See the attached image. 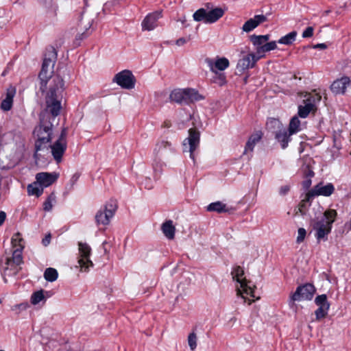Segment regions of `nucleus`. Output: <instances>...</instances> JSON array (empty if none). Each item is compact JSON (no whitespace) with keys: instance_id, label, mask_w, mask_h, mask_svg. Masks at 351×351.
<instances>
[{"instance_id":"f257e3e1","label":"nucleus","mask_w":351,"mask_h":351,"mask_svg":"<svg viewBox=\"0 0 351 351\" xmlns=\"http://www.w3.org/2000/svg\"><path fill=\"white\" fill-rule=\"evenodd\" d=\"M56 58V49L52 47L47 49L38 75L40 81V90L42 93L45 91L48 81H49V88L45 96L46 112L41 115L39 125L34 130V135L36 137L34 154V158L36 160L40 158V151L48 150V144L52 139L53 124L49 115L47 113L50 114L54 119L60 114L62 109L61 102L64 90V81L59 75L51 76Z\"/></svg>"},{"instance_id":"f03ea898","label":"nucleus","mask_w":351,"mask_h":351,"mask_svg":"<svg viewBox=\"0 0 351 351\" xmlns=\"http://www.w3.org/2000/svg\"><path fill=\"white\" fill-rule=\"evenodd\" d=\"M19 237L20 234L16 233L12 238V244L14 247H16V248L13 250L11 258H5V266H3V274L4 276L16 275L19 271L18 266L23 262V246L21 244L23 239Z\"/></svg>"},{"instance_id":"7ed1b4c3","label":"nucleus","mask_w":351,"mask_h":351,"mask_svg":"<svg viewBox=\"0 0 351 351\" xmlns=\"http://www.w3.org/2000/svg\"><path fill=\"white\" fill-rule=\"evenodd\" d=\"M337 215L335 210L328 209L324 212L320 219L314 221L313 227L316 231L315 237L318 241L328 239V234L331 232L332 224L335 221Z\"/></svg>"},{"instance_id":"20e7f679","label":"nucleus","mask_w":351,"mask_h":351,"mask_svg":"<svg viewBox=\"0 0 351 351\" xmlns=\"http://www.w3.org/2000/svg\"><path fill=\"white\" fill-rule=\"evenodd\" d=\"M210 3H206L205 8L198 9L193 15L195 21H203L205 23H214L225 14V10L221 8H213Z\"/></svg>"},{"instance_id":"39448f33","label":"nucleus","mask_w":351,"mask_h":351,"mask_svg":"<svg viewBox=\"0 0 351 351\" xmlns=\"http://www.w3.org/2000/svg\"><path fill=\"white\" fill-rule=\"evenodd\" d=\"M169 99L179 104L188 105L192 102L197 101L203 99L197 90L193 88H177L171 91Z\"/></svg>"},{"instance_id":"423d86ee","label":"nucleus","mask_w":351,"mask_h":351,"mask_svg":"<svg viewBox=\"0 0 351 351\" xmlns=\"http://www.w3.org/2000/svg\"><path fill=\"white\" fill-rule=\"evenodd\" d=\"M231 274L233 280H237L240 284V287L237 288V295L241 296L244 300V302H246L247 300L248 304H250L252 301L243 296V293H244L254 298V288L248 285L250 282L246 278H241L244 275L243 268L240 266H236L232 271Z\"/></svg>"},{"instance_id":"0eeeda50","label":"nucleus","mask_w":351,"mask_h":351,"mask_svg":"<svg viewBox=\"0 0 351 351\" xmlns=\"http://www.w3.org/2000/svg\"><path fill=\"white\" fill-rule=\"evenodd\" d=\"M315 292V287L310 283L298 286L295 291L292 293L289 300V305L291 308L295 306V301L311 300Z\"/></svg>"},{"instance_id":"6e6552de","label":"nucleus","mask_w":351,"mask_h":351,"mask_svg":"<svg viewBox=\"0 0 351 351\" xmlns=\"http://www.w3.org/2000/svg\"><path fill=\"white\" fill-rule=\"evenodd\" d=\"M306 98L303 100L304 105L298 106V115L301 118H306L310 112L314 113L317 110L316 104L322 99V96L319 93H308L305 96Z\"/></svg>"},{"instance_id":"1a4fd4ad","label":"nucleus","mask_w":351,"mask_h":351,"mask_svg":"<svg viewBox=\"0 0 351 351\" xmlns=\"http://www.w3.org/2000/svg\"><path fill=\"white\" fill-rule=\"evenodd\" d=\"M79 254L80 258L77 261L78 266L80 268L81 271L87 272L90 267H93V262L90 260V256L91 253L90 247L85 243L79 242Z\"/></svg>"},{"instance_id":"9d476101","label":"nucleus","mask_w":351,"mask_h":351,"mask_svg":"<svg viewBox=\"0 0 351 351\" xmlns=\"http://www.w3.org/2000/svg\"><path fill=\"white\" fill-rule=\"evenodd\" d=\"M200 134L196 128L189 130V136L183 142L184 152L190 153V158L195 160L194 152L199 144Z\"/></svg>"},{"instance_id":"9b49d317","label":"nucleus","mask_w":351,"mask_h":351,"mask_svg":"<svg viewBox=\"0 0 351 351\" xmlns=\"http://www.w3.org/2000/svg\"><path fill=\"white\" fill-rule=\"evenodd\" d=\"M114 81L123 88L131 89L134 87L136 80L130 71L123 70L116 74Z\"/></svg>"},{"instance_id":"f8f14e48","label":"nucleus","mask_w":351,"mask_h":351,"mask_svg":"<svg viewBox=\"0 0 351 351\" xmlns=\"http://www.w3.org/2000/svg\"><path fill=\"white\" fill-rule=\"evenodd\" d=\"M263 57V55H261L260 56H256L252 53L247 54L238 61L237 64V71L241 74L246 69H248L249 68H253L255 66L256 62Z\"/></svg>"},{"instance_id":"ddd939ff","label":"nucleus","mask_w":351,"mask_h":351,"mask_svg":"<svg viewBox=\"0 0 351 351\" xmlns=\"http://www.w3.org/2000/svg\"><path fill=\"white\" fill-rule=\"evenodd\" d=\"M205 61L213 73L221 72L226 69L230 64L229 60L224 57H217L215 60L206 58Z\"/></svg>"},{"instance_id":"4468645a","label":"nucleus","mask_w":351,"mask_h":351,"mask_svg":"<svg viewBox=\"0 0 351 351\" xmlns=\"http://www.w3.org/2000/svg\"><path fill=\"white\" fill-rule=\"evenodd\" d=\"M67 143L66 142H60L56 141L53 144H48V149H51V154L53 159L58 164L62 160V156L66 149Z\"/></svg>"},{"instance_id":"2eb2a0df","label":"nucleus","mask_w":351,"mask_h":351,"mask_svg":"<svg viewBox=\"0 0 351 351\" xmlns=\"http://www.w3.org/2000/svg\"><path fill=\"white\" fill-rule=\"evenodd\" d=\"M58 176L59 174L56 172H40L36 175V179L43 187H47L54 183Z\"/></svg>"},{"instance_id":"dca6fc26","label":"nucleus","mask_w":351,"mask_h":351,"mask_svg":"<svg viewBox=\"0 0 351 351\" xmlns=\"http://www.w3.org/2000/svg\"><path fill=\"white\" fill-rule=\"evenodd\" d=\"M350 84V79L348 77L344 76L335 80L330 86V90L335 95H343Z\"/></svg>"},{"instance_id":"f3484780","label":"nucleus","mask_w":351,"mask_h":351,"mask_svg":"<svg viewBox=\"0 0 351 351\" xmlns=\"http://www.w3.org/2000/svg\"><path fill=\"white\" fill-rule=\"evenodd\" d=\"M335 187L332 183H328L326 185H322L321 183L317 184L312 190L309 191V195L314 196H330L333 193Z\"/></svg>"},{"instance_id":"a211bd4d","label":"nucleus","mask_w":351,"mask_h":351,"mask_svg":"<svg viewBox=\"0 0 351 351\" xmlns=\"http://www.w3.org/2000/svg\"><path fill=\"white\" fill-rule=\"evenodd\" d=\"M161 17V12H156L148 14L142 22V27L145 30H152L157 27V21Z\"/></svg>"},{"instance_id":"6ab92c4d","label":"nucleus","mask_w":351,"mask_h":351,"mask_svg":"<svg viewBox=\"0 0 351 351\" xmlns=\"http://www.w3.org/2000/svg\"><path fill=\"white\" fill-rule=\"evenodd\" d=\"M292 135L289 134V132L286 128H281L275 132V138L280 144L282 149H285L288 147Z\"/></svg>"},{"instance_id":"aec40b11","label":"nucleus","mask_w":351,"mask_h":351,"mask_svg":"<svg viewBox=\"0 0 351 351\" xmlns=\"http://www.w3.org/2000/svg\"><path fill=\"white\" fill-rule=\"evenodd\" d=\"M15 95V89L8 88L6 93L5 98L1 101L0 108L3 111H8L12 107L13 97Z\"/></svg>"},{"instance_id":"412c9836","label":"nucleus","mask_w":351,"mask_h":351,"mask_svg":"<svg viewBox=\"0 0 351 351\" xmlns=\"http://www.w3.org/2000/svg\"><path fill=\"white\" fill-rule=\"evenodd\" d=\"M262 132L258 131L250 136L245 147L244 154L248 151H253L255 145L262 138Z\"/></svg>"},{"instance_id":"4be33fe9","label":"nucleus","mask_w":351,"mask_h":351,"mask_svg":"<svg viewBox=\"0 0 351 351\" xmlns=\"http://www.w3.org/2000/svg\"><path fill=\"white\" fill-rule=\"evenodd\" d=\"M161 229L163 234L167 239H174L176 228L173 225V221L171 220H168L163 223Z\"/></svg>"},{"instance_id":"5701e85b","label":"nucleus","mask_w":351,"mask_h":351,"mask_svg":"<svg viewBox=\"0 0 351 351\" xmlns=\"http://www.w3.org/2000/svg\"><path fill=\"white\" fill-rule=\"evenodd\" d=\"M112 216L108 215L103 209H100L95 215V221L97 225H108Z\"/></svg>"},{"instance_id":"b1692460","label":"nucleus","mask_w":351,"mask_h":351,"mask_svg":"<svg viewBox=\"0 0 351 351\" xmlns=\"http://www.w3.org/2000/svg\"><path fill=\"white\" fill-rule=\"evenodd\" d=\"M312 195H309V191L306 193V197L302 199L298 205V208L295 210V215L300 214L304 216L306 215L307 210V206L309 204L310 200L312 198Z\"/></svg>"},{"instance_id":"393cba45","label":"nucleus","mask_w":351,"mask_h":351,"mask_svg":"<svg viewBox=\"0 0 351 351\" xmlns=\"http://www.w3.org/2000/svg\"><path fill=\"white\" fill-rule=\"evenodd\" d=\"M27 193L30 195H36V197L40 196L43 193V187L38 182H36L27 186Z\"/></svg>"},{"instance_id":"a878e982","label":"nucleus","mask_w":351,"mask_h":351,"mask_svg":"<svg viewBox=\"0 0 351 351\" xmlns=\"http://www.w3.org/2000/svg\"><path fill=\"white\" fill-rule=\"evenodd\" d=\"M207 210L210 212H217L218 213H226L228 209L226 208V205L221 202H215L210 204L207 206Z\"/></svg>"},{"instance_id":"bb28decb","label":"nucleus","mask_w":351,"mask_h":351,"mask_svg":"<svg viewBox=\"0 0 351 351\" xmlns=\"http://www.w3.org/2000/svg\"><path fill=\"white\" fill-rule=\"evenodd\" d=\"M92 25V21L89 19H86L84 17L81 19L80 21V23L78 24V29L80 31L84 30L81 34H80L79 38L80 39H83L84 37L86 36V31L89 29Z\"/></svg>"},{"instance_id":"cd10ccee","label":"nucleus","mask_w":351,"mask_h":351,"mask_svg":"<svg viewBox=\"0 0 351 351\" xmlns=\"http://www.w3.org/2000/svg\"><path fill=\"white\" fill-rule=\"evenodd\" d=\"M250 41L254 45V46L255 47V50L256 51L258 56H260L261 55V48L265 45V43L261 39L260 36H256L255 34L250 36Z\"/></svg>"},{"instance_id":"c85d7f7f","label":"nucleus","mask_w":351,"mask_h":351,"mask_svg":"<svg viewBox=\"0 0 351 351\" xmlns=\"http://www.w3.org/2000/svg\"><path fill=\"white\" fill-rule=\"evenodd\" d=\"M300 121L298 117L294 116L293 118H291L289 122V128L287 130L289 132V134H294L300 131Z\"/></svg>"},{"instance_id":"c756f323","label":"nucleus","mask_w":351,"mask_h":351,"mask_svg":"<svg viewBox=\"0 0 351 351\" xmlns=\"http://www.w3.org/2000/svg\"><path fill=\"white\" fill-rule=\"evenodd\" d=\"M297 32L295 31H293L280 38L278 43L280 44L290 45L295 40Z\"/></svg>"},{"instance_id":"7c9ffc66","label":"nucleus","mask_w":351,"mask_h":351,"mask_svg":"<svg viewBox=\"0 0 351 351\" xmlns=\"http://www.w3.org/2000/svg\"><path fill=\"white\" fill-rule=\"evenodd\" d=\"M58 276L57 270L52 267L47 268L44 273V278L48 282H53L56 280Z\"/></svg>"},{"instance_id":"2f4dec72","label":"nucleus","mask_w":351,"mask_h":351,"mask_svg":"<svg viewBox=\"0 0 351 351\" xmlns=\"http://www.w3.org/2000/svg\"><path fill=\"white\" fill-rule=\"evenodd\" d=\"M117 209V202L115 199H110L104 206V210L106 211L108 215L114 216Z\"/></svg>"},{"instance_id":"473e14b6","label":"nucleus","mask_w":351,"mask_h":351,"mask_svg":"<svg viewBox=\"0 0 351 351\" xmlns=\"http://www.w3.org/2000/svg\"><path fill=\"white\" fill-rule=\"evenodd\" d=\"M315 303L319 307L328 309L330 308V303L327 300V296L326 294L317 295L315 299Z\"/></svg>"},{"instance_id":"72a5a7b5","label":"nucleus","mask_w":351,"mask_h":351,"mask_svg":"<svg viewBox=\"0 0 351 351\" xmlns=\"http://www.w3.org/2000/svg\"><path fill=\"white\" fill-rule=\"evenodd\" d=\"M169 149V150H173V148L171 147V143L167 141L161 140L156 143V147L154 149V152L156 154H158L162 149Z\"/></svg>"},{"instance_id":"f704fd0d","label":"nucleus","mask_w":351,"mask_h":351,"mask_svg":"<svg viewBox=\"0 0 351 351\" xmlns=\"http://www.w3.org/2000/svg\"><path fill=\"white\" fill-rule=\"evenodd\" d=\"M44 290L41 289L34 292L31 296V303L34 305L38 304L45 300Z\"/></svg>"},{"instance_id":"c9c22d12","label":"nucleus","mask_w":351,"mask_h":351,"mask_svg":"<svg viewBox=\"0 0 351 351\" xmlns=\"http://www.w3.org/2000/svg\"><path fill=\"white\" fill-rule=\"evenodd\" d=\"M215 76L213 78V82L215 84L222 86L226 82V77L223 73L217 71L214 73Z\"/></svg>"},{"instance_id":"e433bc0d","label":"nucleus","mask_w":351,"mask_h":351,"mask_svg":"<svg viewBox=\"0 0 351 351\" xmlns=\"http://www.w3.org/2000/svg\"><path fill=\"white\" fill-rule=\"evenodd\" d=\"M256 27H258L257 23H256L254 20L253 19H250L243 24L242 30L245 32H250Z\"/></svg>"},{"instance_id":"4c0bfd02","label":"nucleus","mask_w":351,"mask_h":351,"mask_svg":"<svg viewBox=\"0 0 351 351\" xmlns=\"http://www.w3.org/2000/svg\"><path fill=\"white\" fill-rule=\"evenodd\" d=\"M55 200H56L55 195L53 193H51L43 204V209L45 211L51 210L53 207L52 202H55Z\"/></svg>"},{"instance_id":"58836bf2","label":"nucleus","mask_w":351,"mask_h":351,"mask_svg":"<svg viewBox=\"0 0 351 351\" xmlns=\"http://www.w3.org/2000/svg\"><path fill=\"white\" fill-rule=\"evenodd\" d=\"M277 48L276 41H271L269 43H265V45L261 47V55L265 56L264 53L267 51H270L271 50L276 49Z\"/></svg>"},{"instance_id":"ea45409f","label":"nucleus","mask_w":351,"mask_h":351,"mask_svg":"<svg viewBox=\"0 0 351 351\" xmlns=\"http://www.w3.org/2000/svg\"><path fill=\"white\" fill-rule=\"evenodd\" d=\"M197 335L193 332L188 336V343L191 350H194L197 347Z\"/></svg>"},{"instance_id":"a19ab883","label":"nucleus","mask_w":351,"mask_h":351,"mask_svg":"<svg viewBox=\"0 0 351 351\" xmlns=\"http://www.w3.org/2000/svg\"><path fill=\"white\" fill-rule=\"evenodd\" d=\"M328 310L329 309L328 308L318 307V308L315 312L316 319L319 320L322 318H324L327 315Z\"/></svg>"},{"instance_id":"79ce46f5","label":"nucleus","mask_w":351,"mask_h":351,"mask_svg":"<svg viewBox=\"0 0 351 351\" xmlns=\"http://www.w3.org/2000/svg\"><path fill=\"white\" fill-rule=\"evenodd\" d=\"M306 234V230L303 228H300L298 229V237L296 239L297 243H302L304 240Z\"/></svg>"},{"instance_id":"37998d69","label":"nucleus","mask_w":351,"mask_h":351,"mask_svg":"<svg viewBox=\"0 0 351 351\" xmlns=\"http://www.w3.org/2000/svg\"><path fill=\"white\" fill-rule=\"evenodd\" d=\"M27 307V304L21 303L20 304L14 305L12 307V311H16L17 314L20 313L21 311L25 310Z\"/></svg>"},{"instance_id":"c03bdc74","label":"nucleus","mask_w":351,"mask_h":351,"mask_svg":"<svg viewBox=\"0 0 351 351\" xmlns=\"http://www.w3.org/2000/svg\"><path fill=\"white\" fill-rule=\"evenodd\" d=\"M252 19L254 20L256 23H257V26L267 21L266 16L263 14L255 15L254 17Z\"/></svg>"},{"instance_id":"a18cd8bd","label":"nucleus","mask_w":351,"mask_h":351,"mask_svg":"<svg viewBox=\"0 0 351 351\" xmlns=\"http://www.w3.org/2000/svg\"><path fill=\"white\" fill-rule=\"evenodd\" d=\"M313 35V27H308L302 33L303 38H311Z\"/></svg>"},{"instance_id":"49530a36","label":"nucleus","mask_w":351,"mask_h":351,"mask_svg":"<svg viewBox=\"0 0 351 351\" xmlns=\"http://www.w3.org/2000/svg\"><path fill=\"white\" fill-rule=\"evenodd\" d=\"M66 128H62L61 133L59 136V138L56 140L60 142H66Z\"/></svg>"},{"instance_id":"de8ad7c7","label":"nucleus","mask_w":351,"mask_h":351,"mask_svg":"<svg viewBox=\"0 0 351 351\" xmlns=\"http://www.w3.org/2000/svg\"><path fill=\"white\" fill-rule=\"evenodd\" d=\"M162 164H160V162H156L153 165V169L156 173H158L159 175L160 174V173L162 171Z\"/></svg>"},{"instance_id":"09e8293b","label":"nucleus","mask_w":351,"mask_h":351,"mask_svg":"<svg viewBox=\"0 0 351 351\" xmlns=\"http://www.w3.org/2000/svg\"><path fill=\"white\" fill-rule=\"evenodd\" d=\"M289 190H290L289 185L282 186L280 188L279 193L281 195H285L286 194H287V193L289 191Z\"/></svg>"},{"instance_id":"8fccbe9b","label":"nucleus","mask_w":351,"mask_h":351,"mask_svg":"<svg viewBox=\"0 0 351 351\" xmlns=\"http://www.w3.org/2000/svg\"><path fill=\"white\" fill-rule=\"evenodd\" d=\"M315 173L313 170H311L308 167H307L304 171V176L306 178H313L314 176Z\"/></svg>"},{"instance_id":"3c124183","label":"nucleus","mask_w":351,"mask_h":351,"mask_svg":"<svg viewBox=\"0 0 351 351\" xmlns=\"http://www.w3.org/2000/svg\"><path fill=\"white\" fill-rule=\"evenodd\" d=\"M311 183H312L311 179L306 178L302 182V186H303L304 189H305V190L308 189L311 185Z\"/></svg>"},{"instance_id":"603ef678","label":"nucleus","mask_w":351,"mask_h":351,"mask_svg":"<svg viewBox=\"0 0 351 351\" xmlns=\"http://www.w3.org/2000/svg\"><path fill=\"white\" fill-rule=\"evenodd\" d=\"M51 238V235L50 233L47 234L45 236V237L44 239H43V240H42V243L43 244V245L47 246L50 243Z\"/></svg>"},{"instance_id":"864d4df0","label":"nucleus","mask_w":351,"mask_h":351,"mask_svg":"<svg viewBox=\"0 0 351 351\" xmlns=\"http://www.w3.org/2000/svg\"><path fill=\"white\" fill-rule=\"evenodd\" d=\"M6 219V213L4 211H0V226L3 225Z\"/></svg>"},{"instance_id":"5fc2aeb1","label":"nucleus","mask_w":351,"mask_h":351,"mask_svg":"<svg viewBox=\"0 0 351 351\" xmlns=\"http://www.w3.org/2000/svg\"><path fill=\"white\" fill-rule=\"evenodd\" d=\"M313 47L314 49H326L327 45L325 43H319V44L313 45Z\"/></svg>"},{"instance_id":"6e6d98bb","label":"nucleus","mask_w":351,"mask_h":351,"mask_svg":"<svg viewBox=\"0 0 351 351\" xmlns=\"http://www.w3.org/2000/svg\"><path fill=\"white\" fill-rule=\"evenodd\" d=\"M186 40L184 38H180L176 40V45L178 46H182L186 43Z\"/></svg>"},{"instance_id":"4d7b16f0","label":"nucleus","mask_w":351,"mask_h":351,"mask_svg":"<svg viewBox=\"0 0 351 351\" xmlns=\"http://www.w3.org/2000/svg\"><path fill=\"white\" fill-rule=\"evenodd\" d=\"M79 177H80V176L77 173H75L72 176V178L71 179V182L72 184H74L77 181Z\"/></svg>"},{"instance_id":"13d9d810","label":"nucleus","mask_w":351,"mask_h":351,"mask_svg":"<svg viewBox=\"0 0 351 351\" xmlns=\"http://www.w3.org/2000/svg\"><path fill=\"white\" fill-rule=\"evenodd\" d=\"M163 128H169L171 126V123L169 120H166L163 122L162 125Z\"/></svg>"},{"instance_id":"bf43d9fd","label":"nucleus","mask_w":351,"mask_h":351,"mask_svg":"<svg viewBox=\"0 0 351 351\" xmlns=\"http://www.w3.org/2000/svg\"><path fill=\"white\" fill-rule=\"evenodd\" d=\"M260 37L263 40V42L265 43H266L269 40L270 36L269 34H267V35H260Z\"/></svg>"},{"instance_id":"052dcab7","label":"nucleus","mask_w":351,"mask_h":351,"mask_svg":"<svg viewBox=\"0 0 351 351\" xmlns=\"http://www.w3.org/2000/svg\"><path fill=\"white\" fill-rule=\"evenodd\" d=\"M40 3H42V4H45V0H40Z\"/></svg>"},{"instance_id":"680f3d73","label":"nucleus","mask_w":351,"mask_h":351,"mask_svg":"<svg viewBox=\"0 0 351 351\" xmlns=\"http://www.w3.org/2000/svg\"><path fill=\"white\" fill-rule=\"evenodd\" d=\"M244 81H245V83L247 82V77H245V78L244 79Z\"/></svg>"}]
</instances>
